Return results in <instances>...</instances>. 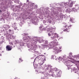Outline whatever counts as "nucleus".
Segmentation results:
<instances>
[{
  "label": "nucleus",
  "instance_id": "obj_23",
  "mask_svg": "<svg viewBox=\"0 0 79 79\" xmlns=\"http://www.w3.org/2000/svg\"><path fill=\"white\" fill-rule=\"evenodd\" d=\"M66 55H64V57H66Z\"/></svg>",
  "mask_w": 79,
  "mask_h": 79
},
{
  "label": "nucleus",
  "instance_id": "obj_17",
  "mask_svg": "<svg viewBox=\"0 0 79 79\" xmlns=\"http://www.w3.org/2000/svg\"><path fill=\"white\" fill-rule=\"evenodd\" d=\"M45 44H48V41L46 40L45 41Z\"/></svg>",
  "mask_w": 79,
  "mask_h": 79
},
{
  "label": "nucleus",
  "instance_id": "obj_2",
  "mask_svg": "<svg viewBox=\"0 0 79 79\" xmlns=\"http://www.w3.org/2000/svg\"><path fill=\"white\" fill-rule=\"evenodd\" d=\"M55 71L56 72V73L57 74V76L58 77H60V75H61V70L58 69H55Z\"/></svg>",
  "mask_w": 79,
  "mask_h": 79
},
{
  "label": "nucleus",
  "instance_id": "obj_31",
  "mask_svg": "<svg viewBox=\"0 0 79 79\" xmlns=\"http://www.w3.org/2000/svg\"><path fill=\"white\" fill-rule=\"evenodd\" d=\"M21 5H23V4H21Z\"/></svg>",
  "mask_w": 79,
  "mask_h": 79
},
{
  "label": "nucleus",
  "instance_id": "obj_22",
  "mask_svg": "<svg viewBox=\"0 0 79 79\" xmlns=\"http://www.w3.org/2000/svg\"><path fill=\"white\" fill-rule=\"evenodd\" d=\"M49 23H52V21L51 20H49Z\"/></svg>",
  "mask_w": 79,
  "mask_h": 79
},
{
  "label": "nucleus",
  "instance_id": "obj_5",
  "mask_svg": "<svg viewBox=\"0 0 79 79\" xmlns=\"http://www.w3.org/2000/svg\"><path fill=\"white\" fill-rule=\"evenodd\" d=\"M53 49L54 50V52L56 53V54L58 53V52L59 51V49H58L57 48L54 47L53 48Z\"/></svg>",
  "mask_w": 79,
  "mask_h": 79
},
{
  "label": "nucleus",
  "instance_id": "obj_25",
  "mask_svg": "<svg viewBox=\"0 0 79 79\" xmlns=\"http://www.w3.org/2000/svg\"><path fill=\"white\" fill-rule=\"evenodd\" d=\"M9 31L10 32H11V30H10V29H9Z\"/></svg>",
  "mask_w": 79,
  "mask_h": 79
},
{
  "label": "nucleus",
  "instance_id": "obj_7",
  "mask_svg": "<svg viewBox=\"0 0 79 79\" xmlns=\"http://www.w3.org/2000/svg\"><path fill=\"white\" fill-rule=\"evenodd\" d=\"M43 57V56H42L41 55H40L37 56V58H38V59L39 60H41V59Z\"/></svg>",
  "mask_w": 79,
  "mask_h": 79
},
{
  "label": "nucleus",
  "instance_id": "obj_19",
  "mask_svg": "<svg viewBox=\"0 0 79 79\" xmlns=\"http://www.w3.org/2000/svg\"><path fill=\"white\" fill-rule=\"evenodd\" d=\"M64 28H66L67 27V25H65L63 27Z\"/></svg>",
  "mask_w": 79,
  "mask_h": 79
},
{
  "label": "nucleus",
  "instance_id": "obj_8",
  "mask_svg": "<svg viewBox=\"0 0 79 79\" xmlns=\"http://www.w3.org/2000/svg\"><path fill=\"white\" fill-rule=\"evenodd\" d=\"M63 31L64 32H69V29L66 28V29L63 30Z\"/></svg>",
  "mask_w": 79,
  "mask_h": 79
},
{
  "label": "nucleus",
  "instance_id": "obj_20",
  "mask_svg": "<svg viewBox=\"0 0 79 79\" xmlns=\"http://www.w3.org/2000/svg\"><path fill=\"white\" fill-rule=\"evenodd\" d=\"M50 69V68L48 67V66L47 67L46 69H47V70H48Z\"/></svg>",
  "mask_w": 79,
  "mask_h": 79
},
{
  "label": "nucleus",
  "instance_id": "obj_3",
  "mask_svg": "<svg viewBox=\"0 0 79 79\" xmlns=\"http://www.w3.org/2000/svg\"><path fill=\"white\" fill-rule=\"evenodd\" d=\"M6 50L7 51H10V50H11V49L13 48V47L11 46H10V45H7L6 46Z\"/></svg>",
  "mask_w": 79,
  "mask_h": 79
},
{
  "label": "nucleus",
  "instance_id": "obj_13",
  "mask_svg": "<svg viewBox=\"0 0 79 79\" xmlns=\"http://www.w3.org/2000/svg\"><path fill=\"white\" fill-rule=\"evenodd\" d=\"M48 67H49L50 69H51V68H52V66L51 65H48Z\"/></svg>",
  "mask_w": 79,
  "mask_h": 79
},
{
  "label": "nucleus",
  "instance_id": "obj_21",
  "mask_svg": "<svg viewBox=\"0 0 79 79\" xmlns=\"http://www.w3.org/2000/svg\"><path fill=\"white\" fill-rule=\"evenodd\" d=\"M68 4H67V3H64V6H66V5H67Z\"/></svg>",
  "mask_w": 79,
  "mask_h": 79
},
{
  "label": "nucleus",
  "instance_id": "obj_11",
  "mask_svg": "<svg viewBox=\"0 0 79 79\" xmlns=\"http://www.w3.org/2000/svg\"><path fill=\"white\" fill-rule=\"evenodd\" d=\"M70 21H71L72 23H74V21H73V19L70 18Z\"/></svg>",
  "mask_w": 79,
  "mask_h": 79
},
{
  "label": "nucleus",
  "instance_id": "obj_12",
  "mask_svg": "<svg viewBox=\"0 0 79 79\" xmlns=\"http://www.w3.org/2000/svg\"><path fill=\"white\" fill-rule=\"evenodd\" d=\"M74 58H79V55H75L74 56Z\"/></svg>",
  "mask_w": 79,
  "mask_h": 79
},
{
  "label": "nucleus",
  "instance_id": "obj_9",
  "mask_svg": "<svg viewBox=\"0 0 79 79\" xmlns=\"http://www.w3.org/2000/svg\"><path fill=\"white\" fill-rule=\"evenodd\" d=\"M71 10V9H69H69H67L65 10V12L66 13H69V12H71V11H70V10Z\"/></svg>",
  "mask_w": 79,
  "mask_h": 79
},
{
  "label": "nucleus",
  "instance_id": "obj_26",
  "mask_svg": "<svg viewBox=\"0 0 79 79\" xmlns=\"http://www.w3.org/2000/svg\"><path fill=\"white\" fill-rule=\"evenodd\" d=\"M29 2V0H27V2Z\"/></svg>",
  "mask_w": 79,
  "mask_h": 79
},
{
  "label": "nucleus",
  "instance_id": "obj_15",
  "mask_svg": "<svg viewBox=\"0 0 79 79\" xmlns=\"http://www.w3.org/2000/svg\"><path fill=\"white\" fill-rule=\"evenodd\" d=\"M72 54H73V53H72V52L70 53L69 55V56H72Z\"/></svg>",
  "mask_w": 79,
  "mask_h": 79
},
{
  "label": "nucleus",
  "instance_id": "obj_27",
  "mask_svg": "<svg viewBox=\"0 0 79 79\" xmlns=\"http://www.w3.org/2000/svg\"><path fill=\"white\" fill-rule=\"evenodd\" d=\"M36 59H37V57H36L35 59L34 60H36Z\"/></svg>",
  "mask_w": 79,
  "mask_h": 79
},
{
  "label": "nucleus",
  "instance_id": "obj_18",
  "mask_svg": "<svg viewBox=\"0 0 79 79\" xmlns=\"http://www.w3.org/2000/svg\"><path fill=\"white\" fill-rule=\"evenodd\" d=\"M76 8H77V9H78V8H79V5H77Z\"/></svg>",
  "mask_w": 79,
  "mask_h": 79
},
{
  "label": "nucleus",
  "instance_id": "obj_6",
  "mask_svg": "<svg viewBox=\"0 0 79 79\" xmlns=\"http://www.w3.org/2000/svg\"><path fill=\"white\" fill-rule=\"evenodd\" d=\"M77 9L74 8H73L71 9V10H70V11L71 12H77Z\"/></svg>",
  "mask_w": 79,
  "mask_h": 79
},
{
  "label": "nucleus",
  "instance_id": "obj_14",
  "mask_svg": "<svg viewBox=\"0 0 79 79\" xmlns=\"http://www.w3.org/2000/svg\"><path fill=\"white\" fill-rule=\"evenodd\" d=\"M6 26H7V29H9V28L10 27V26H9L8 25H6Z\"/></svg>",
  "mask_w": 79,
  "mask_h": 79
},
{
  "label": "nucleus",
  "instance_id": "obj_32",
  "mask_svg": "<svg viewBox=\"0 0 79 79\" xmlns=\"http://www.w3.org/2000/svg\"><path fill=\"white\" fill-rule=\"evenodd\" d=\"M67 65L68 66V65H68V64H67Z\"/></svg>",
  "mask_w": 79,
  "mask_h": 79
},
{
  "label": "nucleus",
  "instance_id": "obj_16",
  "mask_svg": "<svg viewBox=\"0 0 79 79\" xmlns=\"http://www.w3.org/2000/svg\"><path fill=\"white\" fill-rule=\"evenodd\" d=\"M50 69V71H51V72H52V71H53V69L52 68Z\"/></svg>",
  "mask_w": 79,
  "mask_h": 79
},
{
  "label": "nucleus",
  "instance_id": "obj_1",
  "mask_svg": "<svg viewBox=\"0 0 79 79\" xmlns=\"http://www.w3.org/2000/svg\"><path fill=\"white\" fill-rule=\"evenodd\" d=\"M48 35L49 36H51V38L52 40L55 39L56 37H58V35L56 33H52L51 34H50V33L49 32L48 33Z\"/></svg>",
  "mask_w": 79,
  "mask_h": 79
},
{
  "label": "nucleus",
  "instance_id": "obj_24",
  "mask_svg": "<svg viewBox=\"0 0 79 79\" xmlns=\"http://www.w3.org/2000/svg\"><path fill=\"white\" fill-rule=\"evenodd\" d=\"M10 45H12V44H13V43L12 42H10Z\"/></svg>",
  "mask_w": 79,
  "mask_h": 79
},
{
  "label": "nucleus",
  "instance_id": "obj_29",
  "mask_svg": "<svg viewBox=\"0 0 79 79\" xmlns=\"http://www.w3.org/2000/svg\"><path fill=\"white\" fill-rule=\"evenodd\" d=\"M69 27H71V25H69Z\"/></svg>",
  "mask_w": 79,
  "mask_h": 79
},
{
  "label": "nucleus",
  "instance_id": "obj_28",
  "mask_svg": "<svg viewBox=\"0 0 79 79\" xmlns=\"http://www.w3.org/2000/svg\"><path fill=\"white\" fill-rule=\"evenodd\" d=\"M2 11L1 10H0V12H2Z\"/></svg>",
  "mask_w": 79,
  "mask_h": 79
},
{
  "label": "nucleus",
  "instance_id": "obj_4",
  "mask_svg": "<svg viewBox=\"0 0 79 79\" xmlns=\"http://www.w3.org/2000/svg\"><path fill=\"white\" fill-rule=\"evenodd\" d=\"M68 5H70L69 6V8H70L71 9L72 8H71V7L73 6V2L72 1H69V2H68Z\"/></svg>",
  "mask_w": 79,
  "mask_h": 79
},
{
  "label": "nucleus",
  "instance_id": "obj_10",
  "mask_svg": "<svg viewBox=\"0 0 79 79\" xmlns=\"http://www.w3.org/2000/svg\"><path fill=\"white\" fill-rule=\"evenodd\" d=\"M57 10L59 11H60V12H61L62 11V10H61V9L60 7H57Z\"/></svg>",
  "mask_w": 79,
  "mask_h": 79
},
{
  "label": "nucleus",
  "instance_id": "obj_30",
  "mask_svg": "<svg viewBox=\"0 0 79 79\" xmlns=\"http://www.w3.org/2000/svg\"><path fill=\"white\" fill-rule=\"evenodd\" d=\"M19 60H21V59H20H20H19Z\"/></svg>",
  "mask_w": 79,
  "mask_h": 79
}]
</instances>
